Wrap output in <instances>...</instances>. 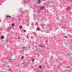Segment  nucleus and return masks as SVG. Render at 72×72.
Returning a JSON list of instances; mask_svg holds the SVG:
<instances>
[{"label": "nucleus", "mask_w": 72, "mask_h": 72, "mask_svg": "<svg viewBox=\"0 0 72 72\" xmlns=\"http://www.w3.org/2000/svg\"><path fill=\"white\" fill-rule=\"evenodd\" d=\"M39 47H40V48H44V46L42 44H41L40 45Z\"/></svg>", "instance_id": "1"}, {"label": "nucleus", "mask_w": 72, "mask_h": 72, "mask_svg": "<svg viewBox=\"0 0 72 72\" xmlns=\"http://www.w3.org/2000/svg\"><path fill=\"white\" fill-rule=\"evenodd\" d=\"M18 39H21V37H19L18 38Z\"/></svg>", "instance_id": "19"}, {"label": "nucleus", "mask_w": 72, "mask_h": 72, "mask_svg": "<svg viewBox=\"0 0 72 72\" xmlns=\"http://www.w3.org/2000/svg\"><path fill=\"white\" fill-rule=\"evenodd\" d=\"M36 0V1H37L38 0Z\"/></svg>", "instance_id": "21"}, {"label": "nucleus", "mask_w": 72, "mask_h": 72, "mask_svg": "<svg viewBox=\"0 0 72 72\" xmlns=\"http://www.w3.org/2000/svg\"><path fill=\"white\" fill-rule=\"evenodd\" d=\"M39 13H40V11H38V14H39Z\"/></svg>", "instance_id": "16"}, {"label": "nucleus", "mask_w": 72, "mask_h": 72, "mask_svg": "<svg viewBox=\"0 0 72 72\" xmlns=\"http://www.w3.org/2000/svg\"><path fill=\"white\" fill-rule=\"evenodd\" d=\"M44 6H42L40 7V9L41 10H42L43 9H44Z\"/></svg>", "instance_id": "3"}, {"label": "nucleus", "mask_w": 72, "mask_h": 72, "mask_svg": "<svg viewBox=\"0 0 72 72\" xmlns=\"http://www.w3.org/2000/svg\"><path fill=\"white\" fill-rule=\"evenodd\" d=\"M21 59H23V57L22 56V57H21Z\"/></svg>", "instance_id": "14"}, {"label": "nucleus", "mask_w": 72, "mask_h": 72, "mask_svg": "<svg viewBox=\"0 0 72 72\" xmlns=\"http://www.w3.org/2000/svg\"><path fill=\"white\" fill-rule=\"evenodd\" d=\"M39 68H41V66H39Z\"/></svg>", "instance_id": "11"}, {"label": "nucleus", "mask_w": 72, "mask_h": 72, "mask_svg": "<svg viewBox=\"0 0 72 72\" xmlns=\"http://www.w3.org/2000/svg\"><path fill=\"white\" fill-rule=\"evenodd\" d=\"M22 49L23 50H26V47H23Z\"/></svg>", "instance_id": "5"}, {"label": "nucleus", "mask_w": 72, "mask_h": 72, "mask_svg": "<svg viewBox=\"0 0 72 72\" xmlns=\"http://www.w3.org/2000/svg\"><path fill=\"white\" fill-rule=\"evenodd\" d=\"M8 30H10V29H11V28H8Z\"/></svg>", "instance_id": "17"}, {"label": "nucleus", "mask_w": 72, "mask_h": 72, "mask_svg": "<svg viewBox=\"0 0 72 72\" xmlns=\"http://www.w3.org/2000/svg\"><path fill=\"white\" fill-rule=\"evenodd\" d=\"M24 32H26V30H24Z\"/></svg>", "instance_id": "20"}, {"label": "nucleus", "mask_w": 72, "mask_h": 72, "mask_svg": "<svg viewBox=\"0 0 72 72\" xmlns=\"http://www.w3.org/2000/svg\"><path fill=\"white\" fill-rule=\"evenodd\" d=\"M14 26V24H12V25H11V26Z\"/></svg>", "instance_id": "12"}, {"label": "nucleus", "mask_w": 72, "mask_h": 72, "mask_svg": "<svg viewBox=\"0 0 72 72\" xmlns=\"http://www.w3.org/2000/svg\"><path fill=\"white\" fill-rule=\"evenodd\" d=\"M47 41H46V42H47Z\"/></svg>", "instance_id": "23"}, {"label": "nucleus", "mask_w": 72, "mask_h": 72, "mask_svg": "<svg viewBox=\"0 0 72 72\" xmlns=\"http://www.w3.org/2000/svg\"><path fill=\"white\" fill-rule=\"evenodd\" d=\"M20 19H21V18L20 17H19V20H20Z\"/></svg>", "instance_id": "18"}, {"label": "nucleus", "mask_w": 72, "mask_h": 72, "mask_svg": "<svg viewBox=\"0 0 72 72\" xmlns=\"http://www.w3.org/2000/svg\"><path fill=\"white\" fill-rule=\"evenodd\" d=\"M42 1H43L44 0H41Z\"/></svg>", "instance_id": "22"}, {"label": "nucleus", "mask_w": 72, "mask_h": 72, "mask_svg": "<svg viewBox=\"0 0 72 72\" xmlns=\"http://www.w3.org/2000/svg\"><path fill=\"white\" fill-rule=\"evenodd\" d=\"M64 37H65V38H66V39H68V37H67L65 36Z\"/></svg>", "instance_id": "13"}, {"label": "nucleus", "mask_w": 72, "mask_h": 72, "mask_svg": "<svg viewBox=\"0 0 72 72\" xmlns=\"http://www.w3.org/2000/svg\"><path fill=\"white\" fill-rule=\"evenodd\" d=\"M37 30H38V31H39V30H40V28H37Z\"/></svg>", "instance_id": "10"}, {"label": "nucleus", "mask_w": 72, "mask_h": 72, "mask_svg": "<svg viewBox=\"0 0 72 72\" xmlns=\"http://www.w3.org/2000/svg\"><path fill=\"white\" fill-rule=\"evenodd\" d=\"M67 67V68H68V67Z\"/></svg>", "instance_id": "24"}, {"label": "nucleus", "mask_w": 72, "mask_h": 72, "mask_svg": "<svg viewBox=\"0 0 72 72\" xmlns=\"http://www.w3.org/2000/svg\"><path fill=\"white\" fill-rule=\"evenodd\" d=\"M40 2H41L40 0H39V1L37 3H38V4H39V3H40Z\"/></svg>", "instance_id": "9"}, {"label": "nucleus", "mask_w": 72, "mask_h": 72, "mask_svg": "<svg viewBox=\"0 0 72 72\" xmlns=\"http://www.w3.org/2000/svg\"><path fill=\"white\" fill-rule=\"evenodd\" d=\"M4 37V36H2L1 37V39H3Z\"/></svg>", "instance_id": "8"}, {"label": "nucleus", "mask_w": 72, "mask_h": 72, "mask_svg": "<svg viewBox=\"0 0 72 72\" xmlns=\"http://www.w3.org/2000/svg\"><path fill=\"white\" fill-rule=\"evenodd\" d=\"M6 18H11V16H10L8 15L6 17Z\"/></svg>", "instance_id": "2"}, {"label": "nucleus", "mask_w": 72, "mask_h": 72, "mask_svg": "<svg viewBox=\"0 0 72 72\" xmlns=\"http://www.w3.org/2000/svg\"><path fill=\"white\" fill-rule=\"evenodd\" d=\"M34 60H35V58H33L32 61V62H34Z\"/></svg>", "instance_id": "7"}, {"label": "nucleus", "mask_w": 72, "mask_h": 72, "mask_svg": "<svg viewBox=\"0 0 72 72\" xmlns=\"http://www.w3.org/2000/svg\"><path fill=\"white\" fill-rule=\"evenodd\" d=\"M26 37L27 38H28V35Z\"/></svg>", "instance_id": "15"}, {"label": "nucleus", "mask_w": 72, "mask_h": 72, "mask_svg": "<svg viewBox=\"0 0 72 72\" xmlns=\"http://www.w3.org/2000/svg\"><path fill=\"white\" fill-rule=\"evenodd\" d=\"M19 28L20 29H21L22 28V26H19Z\"/></svg>", "instance_id": "4"}, {"label": "nucleus", "mask_w": 72, "mask_h": 72, "mask_svg": "<svg viewBox=\"0 0 72 72\" xmlns=\"http://www.w3.org/2000/svg\"><path fill=\"white\" fill-rule=\"evenodd\" d=\"M67 9L68 10H69V7H68Z\"/></svg>", "instance_id": "6"}]
</instances>
